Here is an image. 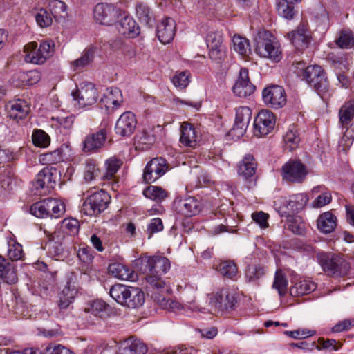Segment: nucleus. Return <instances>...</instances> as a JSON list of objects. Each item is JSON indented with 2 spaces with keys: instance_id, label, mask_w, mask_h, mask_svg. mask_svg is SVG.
Listing matches in <instances>:
<instances>
[{
  "instance_id": "nucleus-48",
  "label": "nucleus",
  "mask_w": 354,
  "mask_h": 354,
  "mask_svg": "<svg viewBox=\"0 0 354 354\" xmlns=\"http://www.w3.org/2000/svg\"><path fill=\"white\" fill-rule=\"evenodd\" d=\"M109 306L102 300L97 299L90 304L87 311L95 316L102 317L107 314Z\"/></svg>"
},
{
  "instance_id": "nucleus-43",
  "label": "nucleus",
  "mask_w": 354,
  "mask_h": 354,
  "mask_svg": "<svg viewBox=\"0 0 354 354\" xmlns=\"http://www.w3.org/2000/svg\"><path fill=\"white\" fill-rule=\"evenodd\" d=\"M217 270L225 277L234 279L238 272L237 266L233 261H221L217 266Z\"/></svg>"
},
{
  "instance_id": "nucleus-38",
  "label": "nucleus",
  "mask_w": 354,
  "mask_h": 354,
  "mask_svg": "<svg viewBox=\"0 0 354 354\" xmlns=\"http://www.w3.org/2000/svg\"><path fill=\"white\" fill-rule=\"evenodd\" d=\"M130 286L123 284H115L109 290L110 296L118 304L125 306Z\"/></svg>"
},
{
  "instance_id": "nucleus-52",
  "label": "nucleus",
  "mask_w": 354,
  "mask_h": 354,
  "mask_svg": "<svg viewBox=\"0 0 354 354\" xmlns=\"http://www.w3.org/2000/svg\"><path fill=\"white\" fill-rule=\"evenodd\" d=\"M46 198L40 201L34 203L30 207V212L32 215L37 218H46L49 216V212L47 211Z\"/></svg>"
},
{
  "instance_id": "nucleus-41",
  "label": "nucleus",
  "mask_w": 354,
  "mask_h": 354,
  "mask_svg": "<svg viewBox=\"0 0 354 354\" xmlns=\"http://www.w3.org/2000/svg\"><path fill=\"white\" fill-rule=\"evenodd\" d=\"M143 195L151 200L156 202L164 201L169 195L167 190L160 187L150 185L146 187L143 192Z\"/></svg>"
},
{
  "instance_id": "nucleus-19",
  "label": "nucleus",
  "mask_w": 354,
  "mask_h": 354,
  "mask_svg": "<svg viewBox=\"0 0 354 354\" xmlns=\"http://www.w3.org/2000/svg\"><path fill=\"white\" fill-rule=\"evenodd\" d=\"M123 102V97L121 91L117 87H110L105 90L103 96L100 100L101 107L106 110H115Z\"/></svg>"
},
{
  "instance_id": "nucleus-24",
  "label": "nucleus",
  "mask_w": 354,
  "mask_h": 354,
  "mask_svg": "<svg viewBox=\"0 0 354 354\" xmlns=\"http://www.w3.org/2000/svg\"><path fill=\"white\" fill-rule=\"evenodd\" d=\"M119 26L118 29L119 32L124 36L133 38L140 33V28L136 21L131 17L122 12V15L120 17Z\"/></svg>"
},
{
  "instance_id": "nucleus-34",
  "label": "nucleus",
  "mask_w": 354,
  "mask_h": 354,
  "mask_svg": "<svg viewBox=\"0 0 354 354\" xmlns=\"http://www.w3.org/2000/svg\"><path fill=\"white\" fill-rule=\"evenodd\" d=\"M308 201L306 194L299 193L290 196L287 201L286 208L292 213L298 212L304 209Z\"/></svg>"
},
{
  "instance_id": "nucleus-18",
  "label": "nucleus",
  "mask_w": 354,
  "mask_h": 354,
  "mask_svg": "<svg viewBox=\"0 0 354 354\" xmlns=\"http://www.w3.org/2000/svg\"><path fill=\"white\" fill-rule=\"evenodd\" d=\"M106 139V130L102 129L98 131L86 136L82 142V150L85 153H96L104 145Z\"/></svg>"
},
{
  "instance_id": "nucleus-45",
  "label": "nucleus",
  "mask_w": 354,
  "mask_h": 354,
  "mask_svg": "<svg viewBox=\"0 0 354 354\" xmlns=\"http://www.w3.org/2000/svg\"><path fill=\"white\" fill-rule=\"evenodd\" d=\"M105 165L106 167V170L103 175V178L110 180L118 171L122 165V161L120 158L111 157L106 160Z\"/></svg>"
},
{
  "instance_id": "nucleus-5",
  "label": "nucleus",
  "mask_w": 354,
  "mask_h": 354,
  "mask_svg": "<svg viewBox=\"0 0 354 354\" xmlns=\"http://www.w3.org/2000/svg\"><path fill=\"white\" fill-rule=\"evenodd\" d=\"M317 259L322 269L335 277L346 274L350 268L341 255L333 252H319L317 254Z\"/></svg>"
},
{
  "instance_id": "nucleus-1",
  "label": "nucleus",
  "mask_w": 354,
  "mask_h": 354,
  "mask_svg": "<svg viewBox=\"0 0 354 354\" xmlns=\"http://www.w3.org/2000/svg\"><path fill=\"white\" fill-rule=\"evenodd\" d=\"M140 271L145 274L146 288L152 294L168 293L170 287L162 276L170 269L169 260L162 256L142 258Z\"/></svg>"
},
{
  "instance_id": "nucleus-33",
  "label": "nucleus",
  "mask_w": 354,
  "mask_h": 354,
  "mask_svg": "<svg viewBox=\"0 0 354 354\" xmlns=\"http://www.w3.org/2000/svg\"><path fill=\"white\" fill-rule=\"evenodd\" d=\"M317 288V284L310 280H302L296 282L290 288L292 297H300L313 292Z\"/></svg>"
},
{
  "instance_id": "nucleus-17",
  "label": "nucleus",
  "mask_w": 354,
  "mask_h": 354,
  "mask_svg": "<svg viewBox=\"0 0 354 354\" xmlns=\"http://www.w3.org/2000/svg\"><path fill=\"white\" fill-rule=\"evenodd\" d=\"M256 89L249 79L248 70L241 68L239 71V77L233 86L234 93L239 97H246L252 95Z\"/></svg>"
},
{
  "instance_id": "nucleus-21",
  "label": "nucleus",
  "mask_w": 354,
  "mask_h": 354,
  "mask_svg": "<svg viewBox=\"0 0 354 354\" xmlns=\"http://www.w3.org/2000/svg\"><path fill=\"white\" fill-rule=\"evenodd\" d=\"M287 37L298 50H303L308 46L310 37L306 25L300 24L297 28L289 33Z\"/></svg>"
},
{
  "instance_id": "nucleus-13",
  "label": "nucleus",
  "mask_w": 354,
  "mask_h": 354,
  "mask_svg": "<svg viewBox=\"0 0 354 354\" xmlns=\"http://www.w3.org/2000/svg\"><path fill=\"white\" fill-rule=\"evenodd\" d=\"M262 98L265 104L273 109H279L286 103L284 88L278 85L265 88L262 92Z\"/></svg>"
},
{
  "instance_id": "nucleus-35",
  "label": "nucleus",
  "mask_w": 354,
  "mask_h": 354,
  "mask_svg": "<svg viewBox=\"0 0 354 354\" xmlns=\"http://www.w3.org/2000/svg\"><path fill=\"white\" fill-rule=\"evenodd\" d=\"M145 294L139 288L130 286L125 306L129 308H136L143 305Z\"/></svg>"
},
{
  "instance_id": "nucleus-55",
  "label": "nucleus",
  "mask_w": 354,
  "mask_h": 354,
  "mask_svg": "<svg viewBox=\"0 0 354 354\" xmlns=\"http://www.w3.org/2000/svg\"><path fill=\"white\" fill-rule=\"evenodd\" d=\"M163 293L162 295H164ZM156 294L153 293L152 297H154L155 299L160 304V305L165 309L169 310H176L183 308L184 306L183 304L179 302L172 300L171 299H165V297H162L161 295L159 294L160 296H156Z\"/></svg>"
},
{
  "instance_id": "nucleus-61",
  "label": "nucleus",
  "mask_w": 354,
  "mask_h": 354,
  "mask_svg": "<svg viewBox=\"0 0 354 354\" xmlns=\"http://www.w3.org/2000/svg\"><path fill=\"white\" fill-rule=\"evenodd\" d=\"M62 227L66 230V233L74 235L78 232L79 222L77 220L72 218H64L62 223Z\"/></svg>"
},
{
  "instance_id": "nucleus-40",
  "label": "nucleus",
  "mask_w": 354,
  "mask_h": 354,
  "mask_svg": "<svg viewBox=\"0 0 354 354\" xmlns=\"http://www.w3.org/2000/svg\"><path fill=\"white\" fill-rule=\"evenodd\" d=\"M47 211L49 212L48 217L58 218L65 213L66 208L64 203L57 199L53 198H46Z\"/></svg>"
},
{
  "instance_id": "nucleus-64",
  "label": "nucleus",
  "mask_w": 354,
  "mask_h": 354,
  "mask_svg": "<svg viewBox=\"0 0 354 354\" xmlns=\"http://www.w3.org/2000/svg\"><path fill=\"white\" fill-rule=\"evenodd\" d=\"M163 223L160 218H154L150 221L147 225V232L149 234V238L154 234L161 232L163 230Z\"/></svg>"
},
{
  "instance_id": "nucleus-25",
  "label": "nucleus",
  "mask_w": 354,
  "mask_h": 354,
  "mask_svg": "<svg viewBox=\"0 0 354 354\" xmlns=\"http://www.w3.org/2000/svg\"><path fill=\"white\" fill-rule=\"evenodd\" d=\"M147 351L146 345L140 339L133 337L125 339L120 343L118 354H145Z\"/></svg>"
},
{
  "instance_id": "nucleus-47",
  "label": "nucleus",
  "mask_w": 354,
  "mask_h": 354,
  "mask_svg": "<svg viewBox=\"0 0 354 354\" xmlns=\"http://www.w3.org/2000/svg\"><path fill=\"white\" fill-rule=\"evenodd\" d=\"M266 273V269L262 266H249L246 270L245 277L250 282L256 283L259 279L262 278Z\"/></svg>"
},
{
  "instance_id": "nucleus-56",
  "label": "nucleus",
  "mask_w": 354,
  "mask_h": 354,
  "mask_svg": "<svg viewBox=\"0 0 354 354\" xmlns=\"http://www.w3.org/2000/svg\"><path fill=\"white\" fill-rule=\"evenodd\" d=\"M337 44L342 48H351L354 46V35L351 31H342L337 40Z\"/></svg>"
},
{
  "instance_id": "nucleus-53",
  "label": "nucleus",
  "mask_w": 354,
  "mask_h": 354,
  "mask_svg": "<svg viewBox=\"0 0 354 354\" xmlns=\"http://www.w3.org/2000/svg\"><path fill=\"white\" fill-rule=\"evenodd\" d=\"M98 173L99 169L97 167L95 160L90 158L87 159L85 161L84 180L87 182L95 180L98 176Z\"/></svg>"
},
{
  "instance_id": "nucleus-10",
  "label": "nucleus",
  "mask_w": 354,
  "mask_h": 354,
  "mask_svg": "<svg viewBox=\"0 0 354 354\" xmlns=\"http://www.w3.org/2000/svg\"><path fill=\"white\" fill-rule=\"evenodd\" d=\"M93 14L95 20L100 24L111 26L119 21L122 11L113 5L101 3L95 6Z\"/></svg>"
},
{
  "instance_id": "nucleus-62",
  "label": "nucleus",
  "mask_w": 354,
  "mask_h": 354,
  "mask_svg": "<svg viewBox=\"0 0 354 354\" xmlns=\"http://www.w3.org/2000/svg\"><path fill=\"white\" fill-rule=\"evenodd\" d=\"M35 20L40 27H48L52 24V17L46 9H40L35 15Z\"/></svg>"
},
{
  "instance_id": "nucleus-26",
  "label": "nucleus",
  "mask_w": 354,
  "mask_h": 354,
  "mask_svg": "<svg viewBox=\"0 0 354 354\" xmlns=\"http://www.w3.org/2000/svg\"><path fill=\"white\" fill-rule=\"evenodd\" d=\"M109 272L114 277L121 280L134 281L138 276L135 272L128 266L119 263H111L109 266Z\"/></svg>"
},
{
  "instance_id": "nucleus-50",
  "label": "nucleus",
  "mask_w": 354,
  "mask_h": 354,
  "mask_svg": "<svg viewBox=\"0 0 354 354\" xmlns=\"http://www.w3.org/2000/svg\"><path fill=\"white\" fill-rule=\"evenodd\" d=\"M33 144L39 147L45 148L50 145V136L41 129L34 130L32 135Z\"/></svg>"
},
{
  "instance_id": "nucleus-32",
  "label": "nucleus",
  "mask_w": 354,
  "mask_h": 354,
  "mask_svg": "<svg viewBox=\"0 0 354 354\" xmlns=\"http://www.w3.org/2000/svg\"><path fill=\"white\" fill-rule=\"evenodd\" d=\"M0 280L9 284L17 281L13 266L2 257H0Z\"/></svg>"
},
{
  "instance_id": "nucleus-14",
  "label": "nucleus",
  "mask_w": 354,
  "mask_h": 354,
  "mask_svg": "<svg viewBox=\"0 0 354 354\" xmlns=\"http://www.w3.org/2000/svg\"><path fill=\"white\" fill-rule=\"evenodd\" d=\"M167 170L168 165L165 158H153L147 164L145 168L143 180L147 183H151L160 178Z\"/></svg>"
},
{
  "instance_id": "nucleus-60",
  "label": "nucleus",
  "mask_w": 354,
  "mask_h": 354,
  "mask_svg": "<svg viewBox=\"0 0 354 354\" xmlns=\"http://www.w3.org/2000/svg\"><path fill=\"white\" fill-rule=\"evenodd\" d=\"M288 228L293 233L299 235L304 234L305 232V223L299 216H292L288 220Z\"/></svg>"
},
{
  "instance_id": "nucleus-31",
  "label": "nucleus",
  "mask_w": 354,
  "mask_h": 354,
  "mask_svg": "<svg viewBox=\"0 0 354 354\" xmlns=\"http://www.w3.org/2000/svg\"><path fill=\"white\" fill-rule=\"evenodd\" d=\"M318 230L324 234L333 232L337 226V218L330 212L321 214L317 221Z\"/></svg>"
},
{
  "instance_id": "nucleus-49",
  "label": "nucleus",
  "mask_w": 354,
  "mask_h": 354,
  "mask_svg": "<svg viewBox=\"0 0 354 354\" xmlns=\"http://www.w3.org/2000/svg\"><path fill=\"white\" fill-rule=\"evenodd\" d=\"M39 160L42 165H55L62 160V151L56 149L48 153H42L39 156Z\"/></svg>"
},
{
  "instance_id": "nucleus-57",
  "label": "nucleus",
  "mask_w": 354,
  "mask_h": 354,
  "mask_svg": "<svg viewBox=\"0 0 354 354\" xmlns=\"http://www.w3.org/2000/svg\"><path fill=\"white\" fill-rule=\"evenodd\" d=\"M288 281L286 277L281 273L277 272L272 287L278 291L280 297H283L287 290Z\"/></svg>"
},
{
  "instance_id": "nucleus-42",
  "label": "nucleus",
  "mask_w": 354,
  "mask_h": 354,
  "mask_svg": "<svg viewBox=\"0 0 354 354\" xmlns=\"http://www.w3.org/2000/svg\"><path fill=\"white\" fill-rule=\"evenodd\" d=\"M233 49L241 56H247L250 52L249 40L245 37L234 35L232 39Z\"/></svg>"
},
{
  "instance_id": "nucleus-20",
  "label": "nucleus",
  "mask_w": 354,
  "mask_h": 354,
  "mask_svg": "<svg viewBox=\"0 0 354 354\" xmlns=\"http://www.w3.org/2000/svg\"><path fill=\"white\" fill-rule=\"evenodd\" d=\"M6 109L10 118L19 121L24 119L30 112V106L24 100L17 99L8 102Z\"/></svg>"
},
{
  "instance_id": "nucleus-3",
  "label": "nucleus",
  "mask_w": 354,
  "mask_h": 354,
  "mask_svg": "<svg viewBox=\"0 0 354 354\" xmlns=\"http://www.w3.org/2000/svg\"><path fill=\"white\" fill-rule=\"evenodd\" d=\"M255 50L261 57L279 62L281 58V52L279 43L274 36L268 31L260 32L255 38Z\"/></svg>"
},
{
  "instance_id": "nucleus-11",
  "label": "nucleus",
  "mask_w": 354,
  "mask_h": 354,
  "mask_svg": "<svg viewBox=\"0 0 354 354\" xmlns=\"http://www.w3.org/2000/svg\"><path fill=\"white\" fill-rule=\"evenodd\" d=\"M210 304L221 312L234 310L237 303L235 293L227 289H222L210 298Z\"/></svg>"
},
{
  "instance_id": "nucleus-58",
  "label": "nucleus",
  "mask_w": 354,
  "mask_h": 354,
  "mask_svg": "<svg viewBox=\"0 0 354 354\" xmlns=\"http://www.w3.org/2000/svg\"><path fill=\"white\" fill-rule=\"evenodd\" d=\"M299 140L300 139L298 135L293 129L288 130L283 136L286 148L289 151H292L295 149L297 147Z\"/></svg>"
},
{
  "instance_id": "nucleus-37",
  "label": "nucleus",
  "mask_w": 354,
  "mask_h": 354,
  "mask_svg": "<svg viewBox=\"0 0 354 354\" xmlns=\"http://www.w3.org/2000/svg\"><path fill=\"white\" fill-rule=\"evenodd\" d=\"M136 13L140 23L149 27L153 26L154 17L147 4L142 2L138 3L136 6Z\"/></svg>"
},
{
  "instance_id": "nucleus-27",
  "label": "nucleus",
  "mask_w": 354,
  "mask_h": 354,
  "mask_svg": "<svg viewBox=\"0 0 354 354\" xmlns=\"http://www.w3.org/2000/svg\"><path fill=\"white\" fill-rule=\"evenodd\" d=\"M257 163L251 154H246L238 164V174L247 180L254 176Z\"/></svg>"
},
{
  "instance_id": "nucleus-22",
  "label": "nucleus",
  "mask_w": 354,
  "mask_h": 354,
  "mask_svg": "<svg viewBox=\"0 0 354 354\" xmlns=\"http://www.w3.org/2000/svg\"><path fill=\"white\" fill-rule=\"evenodd\" d=\"M157 36L162 44H169L174 37L176 32L175 21L170 17H165L157 26Z\"/></svg>"
},
{
  "instance_id": "nucleus-7",
  "label": "nucleus",
  "mask_w": 354,
  "mask_h": 354,
  "mask_svg": "<svg viewBox=\"0 0 354 354\" xmlns=\"http://www.w3.org/2000/svg\"><path fill=\"white\" fill-rule=\"evenodd\" d=\"M303 79L311 86L316 92L321 95L326 92L328 89L329 84L324 69L317 65H310L304 69Z\"/></svg>"
},
{
  "instance_id": "nucleus-29",
  "label": "nucleus",
  "mask_w": 354,
  "mask_h": 354,
  "mask_svg": "<svg viewBox=\"0 0 354 354\" xmlns=\"http://www.w3.org/2000/svg\"><path fill=\"white\" fill-rule=\"evenodd\" d=\"M96 47L90 46L86 48L82 53L81 57L71 62L70 66L73 71H82L88 66L93 61Z\"/></svg>"
},
{
  "instance_id": "nucleus-63",
  "label": "nucleus",
  "mask_w": 354,
  "mask_h": 354,
  "mask_svg": "<svg viewBox=\"0 0 354 354\" xmlns=\"http://www.w3.org/2000/svg\"><path fill=\"white\" fill-rule=\"evenodd\" d=\"M42 354H75L61 344H50L43 351Z\"/></svg>"
},
{
  "instance_id": "nucleus-54",
  "label": "nucleus",
  "mask_w": 354,
  "mask_h": 354,
  "mask_svg": "<svg viewBox=\"0 0 354 354\" xmlns=\"http://www.w3.org/2000/svg\"><path fill=\"white\" fill-rule=\"evenodd\" d=\"M190 73L188 71L176 73L172 78V83L179 89L186 88L190 82Z\"/></svg>"
},
{
  "instance_id": "nucleus-16",
  "label": "nucleus",
  "mask_w": 354,
  "mask_h": 354,
  "mask_svg": "<svg viewBox=\"0 0 354 354\" xmlns=\"http://www.w3.org/2000/svg\"><path fill=\"white\" fill-rule=\"evenodd\" d=\"M136 125L137 120L134 113L126 111L120 116L115 123V133L122 137H129L134 132Z\"/></svg>"
},
{
  "instance_id": "nucleus-2",
  "label": "nucleus",
  "mask_w": 354,
  "mask_h": 354,
  "mask_svg": "<svg viewBox=\"0 0 354 354\" xmlns=\"http://www.w3.org/2000/svg\"><path fill=\"white\" fill-rule=\"evenodd\" d=\"M60 175V171L53 166L43 168L32 182V192L36 195L49 194L55 187Z\"/></svg>"
},
{
  "instance_id": "nucleus-12",
  "label": "nucleus",
  "mask_w": 354,
  "mask_h": 354,
  "mask_svg": "<svg viewBox=\"0 0 354 354\" xmlns=\"http://www.w3.org/2000/svg\"><path fill=\"white\" fill-rule=\"evenodd\" d=\"M275 125V116L268 110H262L254 119V134L263 137L270 133Z\"/></svg>"
},
{
  "instance_id": "nucleus-23",
  "label": "nucleus",
  "mask_w": 354,
  "mask_h": 354,
  "mask_svg": "<svg viewBox=\"0 0 354 354\" xmlns=\"http://www.w3.org/2000/svg\"><path fill=\"white\" fill-rule=\"evenodd\" d=\"M176 210L185 216H194L200 212V202L194 197L176 201L174 203Z\"/></svg>"
},
{
  "instance_id": "nucleus-44",
  "label": "nucleus",
  "mask_w": 354,
  "mask_h": 354,
  "mask_svg": "<svg viewBox=\"0 0 354 354\" xmlns=\"http://www.w3.org/2000/svg\"><path fill=\"white\" fill-rule=\"evenodd\" d=\"M286 1L279 0L277 3V12L279 15L287 19H292L296 13L294 4Z\"/></svg>"
},
{
  "instance_id": "nucleus-28",
  "label": "nucleus",
  "mask_w": 354,
  "mask_h": 354,
  "mask_svg": "<svg viewBox=\"0 0 354 354\" xmlns=\"http://www.w3.org/2000/svg\"><path fill=\"white\" fill-rule=\"evenodd\" d=\"M73 279V273H71L69 281L66 283L59 294L58 306L61 309H65L68 307L77 295V290L75 286L72 282Z\"/></svg>"
},
{
  "instance_id": "nucleus-59",
  "label": "nucleus",
  "mask_w": 354,
  "mask_h": 354,
  "mask_svg": "<svg viewBox=\"0 0 354 354\" xmlns=\"http://www.w3.org/2000/svg\"><path fill=\"white\" fill-rule=\"evenodd\" d=\"M75 117L73 115L67 116H53L51 120L53 122V125L62 127L65 129H69L72 127L74 122Z\"/></svg>"
},
{
  "instance_id": "nucleus-9",
  "label": "nucleus",
  "mask_w": 354,
  "mask_h": 354,
  "mask_svg": "<svg viewBox=\"0 0 354 354\" xmlns=\"http://www.w3.org/2000/svg\"><path fill=\"white\" fill-rule=\"evenodd\" d=\"M307 174L306 166L299 160H289L281 169L283 180L288 183H301Z\"/></svg>"
},
{
  "instance_id": "nucleus-30",
  "label": "nucleus",
  "mask_w": 354,
  "mask_h": 354,
  "mask_svg": "<svg viewBox=\"0 0 354 354\" xmlns=\"http://www.w3.org/2000/svg\"><path fill=\"white\" fill-rule=\"evenodd\" d=\"M180 142L182 145L193 147L196 146L197 141V131L191 123L184 122L180 126Z\"/></svg>"
},
{
  "instance_id": "nucleus-15",
  "label": "nucleus",
  "mask_w": 354,
  "mask_h": 354,
  "mask_svg": "<svg viewBox=\"0 0 354 354\" xmlns=\"http://www.w3.org/2000/svg\"><path fill=\"white\" fill-rule=\"evenodd\" d=\"M252 118V110L245 106L235 109V120L232 134L239 138L244 135Z\"/></svg>"
},
{
  "instance_id": "nucleus-4",
  "label": "nucleus",
  "mask_w": 354,
  "mask_h": 354,
  "mask_svg": "<svg viewBox=\"0 0 354 354\" xmlns=\"http://www.w3.org/2000/svg\"><path fill=\"white\" fill-rule=\"evenodd\" d=\"M88 196L83 203L81 212L85 215L97 216L103 212L111 201V196L103 189L95 190L91 189L87 192Z\"/></svg>"
},
{
  "instance_id": "nucleus-8",
  "label": "nucleus",
  "mask_w": 354,
  "mask_h": 354,
  "mask_svg": "<svg viewBox=\"0 0 354 354\" xmlns=\"http://www.w3.org/2000/svg\"><path fill=\"white\" fill-rule=\"evenodd\" d=\"M71 95L81 108L95 104L99 97L97 88L93 83L88 82L80 83Z\"/></svg>"
},
{
  "instance_id": "nucleus-51",
  "label": "nucleus",
  "mask_w": 354,
  "mask_h": 354,
  "mask_svg": "<svg viewBox=\"0 0 354 354\" xmlns=\"http://www.w3.org/2000/svg\"><path fill=\"white\" fill-rule=\"evenodd\" d=\"M205 41L208 48L225 47L223 44V34L218 31L209 32L206 36Z\"/></svg>"
},
{
  "instance_id": "nucleus-6",
  "label": "nucleus",
  "mask_w": 354,
  "mask_h": 354,
  "mask_svg": "<svg viewBox=\"0 0 354 354\" xmlns=\"http://www.w3.org/2000/svg\"><path fill=\"white\" fill-rule=\"evenodd\" d=\"M54 46L52 41H44L39 46L35 41L29 42L24 47V60L27 63L43 64L53 55Z\"/></svg>"
},
{
  "instance_id": "nucleus-36",
  "label": "nucleus",
  "mask_w": 354,
  "mask_h": 354,
  "mask_svg": "<svg viewBox=\"0 0 354 354\" xmlns=\"http://www.w3.org/2000/svg\"><path fill=\"white\" fill-rule=\"evenodd\" d=\"M354 118V100L346 102L339 111V124L342 127L350 124Z\"/></svg>"
},
{
  "instance_id": "nucleus-46",
  "label": "nucleus",
  "mask_w": 354,
  "mask_h": 354,
  "mask_svg": "<svg viewBox=\"0 0 354 354\" xmlns=\"http://www.w3.org/2000/svg\"><path fill=\"white\" fill-rule=\"evenodd\" d=\"M8 249L7 254L8 258L12 261L22 259L24 255L22 250V245L14 239H10L8 241Z\"/></svg>"
},
{
  "instance_id": "nucleus-39",
  "label": "nucleus",
  "mask_w": 354,
  "mask_h": 354,
  "mask_svg": "<svg viewBox=\"0 0 354 354\" xmlns=\"http://www.w3.org/2000/svg\"><path fill=\"white\" fill-rule=\"evenodd\" d=\"M52 16L57 21L64 20L68 15L66 3L60 0H50L48 3Z\"/></svg>"
}]
</instances>
